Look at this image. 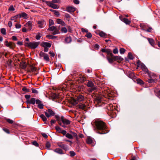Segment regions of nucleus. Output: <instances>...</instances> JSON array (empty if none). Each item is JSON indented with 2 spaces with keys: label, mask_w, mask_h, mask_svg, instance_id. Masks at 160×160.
<instances>
[{
  "label": "nucleus",
  "mask_w": 160,
  "mask_h": 160,
  "mask_svg": "<svg viewBox=\"0 0 160 160\" xmlns=\"http://www.w3.org/2000/svg\"><path fill=\"white\" fill-rule=\"evenodd\" d=\"M47 3L49 6L53 9H58L59 8V6L50 1H47Z\"/></svg>",
  "instance_id": "nucleus-8"
},
{
  "label": "nucleus",
  "mask_w": 160,
  "mask_h": 160,
  "mask_svg": "<svg viewBox=\"0 0 160 160\" xmlns=\"http://www.w3.org/2000/svg\"><path fill=\"white\" fill-rule=\"evenodd\" d=\"M94 83L91 81H89L87 83V86L88 87H94Z\"/></svg>",
  "instance_id": "nucleus-29"
},
{
  "label": "nucleus",
  "mask_w": 160,
  "mask_h": 160,
  "mask_svg": "<svg viewBox=\"0 0 160 160\" xmlns=\"http://www.w3.org/2000/svg\"><path fill=\"white\" fill-rule=\"evenodd\" d=\"M57 144L59 147L62 148L66 151L69 149L68 145L67 144H63L62 142H58Z\"/></svg>",
  "instance_id": "nucleus-4"
},
{
  "label": "nucleus",
  "mask_w": 160,
  "mask_h": 160,
  "mask_svg": "<svg viewBox=\"0 0 160 160\" xmlns=\"http://www.w3.org/2000/svg\"><path fill=\"white\" fill-rule=\"evenodd\" d=\"M1 32L3 35H5L6 34V30L4 28H1Z\"/></svg>",
  "instance_id": "nucleus-39"
},
{
  "label": "nucleus",
  "mask_w": 160,
  "mask_h": 160,
  "mask_svg": "<svg viewBox=\"0 0 160 160\" xmlns=\"http://www.w3.org/2000/svg\"><path fill=\"white\" fill-rule=\"evenodd\" d=\"M81 30L82 32H86L87 33L88 32V30L87 29H86L84 28H82Z\"/></svg>",
  "instance_id": "nucleus-64"
},
{
  "label": "nucleus",
  "mask_w": 160,
  "mask_h": 160,
  "mask_svg": "<svg viewBox=\"0 0 160 160\" xmlns=\"http://www.w3.org/2000/svg\"><path fill=\"white\" fill-rule=\"evenodd\" d=\"M44 59V60L46 61H49L50 59L49 58L48 56V54H46V55L43 57Z\"/></svg>",
  "instance_id": "nucleus-37"
},
{
  "label": "nucleus",
  "mask_w": 160,
  "mask_h": 160,
  "mask_svg": "<svg viewBox=\"0 0 160 160\" xmlns=\"http://www.w3.org/2000/svg\"><path fill=\"white\" fill-rule=\"evenodd\" d=\"M18 15H16L14 17H12L11 18V20H14L15 19H17L18 18Z\"/></svg>",
  "instance_id": "nucleus-56"
},
{
  "label": "nucleus",
  "mask_w": 160,
  "mask_h": 160,
  "mask_svg": "<svg viewBox=\"0 0 160 160\" xmlns=\"http://www.w3.org/2000/svg\"><path fill=\"white\" fill-rule=\"evenodd\" d=\"M26 26L28 27V29L29 30H31L32 28V23L31 21H28L26 23Z\"/></svg>",
  "instance_id": "nucleus-22"
},
{
  "label": "nucleus",
  "mask_w": 160,
  "mask_h": 160,
  "mask_svg": "<svg viewBox=\"0 0 160 160\" xmlns=\"http://www.w3.org/2000/svg\"><path fill=\"white\" fill-rule=\"evenodd\" d=\"M18 16L19 18H21L22 17L24 19H27L28 18V15L25 12H22L20 14H18Z\"/></svg>",
  "instance_id": "nucleus-14"
},
{
  "label": "nucleus",
  "mask_w": 160,
  "mask_h": 160,
  "mask_svg": "<svg viewBox=\"0 0 160 160\" xmlns=\"http://www.w3.org/2000/svg\"><path fill=\"white\" fill-rule=\"evenodd\" d=\"M112 58H113L114 61H117L118 60L122 61L123 59L120 56H114L113 54L112 56L111 57Z\"/></svg>",
  "instance_id": "nucleus-12"
},
{
  "label": "nucleus",
  "mask_w": 160,
  "mask_h": 160,
  "mask_svg": "<svg viewBox=\"0 0 160 160\" xmlns=\"http://www.w3.org/2000/svg\"><path fill=\"white\" fill-rule=\"evenodd\" d=\"M66 137L70 139H72L73 136L69 133H67L66 135Z\"/></svg>",
  "instance_id": "nucleus-32"
},
{
  "label": "nucleus",
  "mask_w": 160,
  "mask_h": 160,
  "mask_svg": "<svg viewBox=\"0 0 160 160\" xmlns=\"http://www.w3.org/2000/svg\"><path fill=\"white\" fill-rule=\"evenodd\" d=\"M120 19L127 24H129L131 23V21L128 19L124 18L123 16H121L119 17Z\"/></svg>",
  "instance_id": "nucleus-9"
},
{
  "label": "nucleus",
  "mask_w": 160,
  "mask_h": 160,
  "mask_svg": "<svg viewBox=\"0 0 160 160\" xmlns=\"http://www.w3.org/2000/svg\"><path fill=\"white\" fill-rule=\"evenodd\" d=\"M69 153L70 154V156L71 157L74 156L76 155L75 153L73 151H71Z\"/></svg>",
  "instance_id": "nucleus-55"
},
{
  "label": "nucleus",
  "mask_w": 160,
  "mask_h": 160,
  "mask_svg": "<svg viewBox=\"0 0 160 160\" xmlns=\"http://www.w3.org/2000/svg\"><path fill=\"white\" fill-rule=\"evenodd\" d=\"M53 11L54 12V14L55 15L57 16H59L60 15V13L59 12L56 11L55 10H53Z\"/></svg>",
  "instance_id": "nucleus-59"
},
{
  "label": "nucleus",
  "mask_w": 160,
  "mask_h": 160,
  "mask_svg": "<svg viewBox=\"0 0 160 160\" xmlns=\"http://www.w3.org/2000/svg\"><path fill=\"white\" fill-rule=\"evenodd\" d=\"M46 25V22L44 20H39L38 22V27L40 28H43Z\"/></svg>",
  "instance_id": "nucleus-7"
},
{
  "label": "nucleus",
  "mask_w": 160,
  "mask_h": 160,
  "mask_svg": "<svg viewBox=\"0 0 160 160\" xmlns=\"http://www.w3.org/2000/svg\"><path fill=\"white\" fill-rule=\"evenodd\" d=\"M150 78L147 80V81L149 83H152L155 82V79H153L156 77V75L153 73H148Z\"/></svg>",
  "instance_id": "nucleus-3"
},
{
  "label": "nucleus",
  "mask_w": 160,
  "mask_h": 160,
  "mask_svg": "<svg viewBox=\"0 0 160 160\" xmlns=\"http://www.w3.org/2000/svg\"><path fill=\"white\" fill-rule=\"evenodd\" d=\"M106 52L108 55H109L111 57L113 56V54L112 52V51L109 49H107Z\"/></svg>",
  "instance_id": "nucleus-26"
},
{
  "label": "nucleus",
  "mask_w": 160,
  "mask_h": 160,
  "mask_svg": "<svg viewBox=\"0 0 160 160\" xmlns=\"http://www.w3.org/2000/svg\"><path fill=\"white\" fill-rule=\"evenodd\" d=\"M42 46L44 48H50L51 47V44L47 42H43L42 43Z\"/></svg>",
  "instance_id": "nucleus-16"
},
{
  "label": "nucleus",
  "mask_w": 160,
  "mask_h": 160,
  "mask_svg": "<svg viewBox=\"0 0 160 160\" xmlns=\"http://www.w3.org/2000/svg\"><path fill=\"white\" fill-rule=\"evenodd\" d=\"M31 70L32 72H33L36 71V69L35 67L33 66H31Z\"/></svg>",
  "instance_id": "nucleus-51"
},
{
  "label": "nucleus",
  "mask_w": 160,
  "mask_h": 160,
  "mask_svg": "<svg viewBox=\"0 0 160 160\" xmlns=\"http://www.w3.org/2000/svg\"><path fill=\"white\" fill-rule=\"evenodd\" d=\"M60 32L59 31V29L58 28L56 27H55V28L53 32H52V34L53 35H55L58 34H59Z\"/></svg>",
  "instance_id": "nucleus-24"
},
{
  "label": "nucleus",
  "mask_w": 160,
  "mask_h": 160,
  "mask_svg": "<svg viewBox=\"0 0 160 160\" xmlns=\"http://www.w3.org/2000/svg\"><path fill=\"white\" fill-rule=\"evenodd\" d=\"M86 142L88 144H91L92 142V140L90 138H88L86 140Z\"/></svg>",
  "instance_id": "nucleus-35"
},
{
  "label": "nucleus",
  "mask_w": 160,
  "mask_h": 160,
  "mask_svg": "<svg viewBox=\"0 0 160 160\" xmlns=\"http://www.w3.org/2000/svg\"><path fill=\"white\" fill-rule=\"evenodd\" d=\"M136 81L137 83L140 84L141 85H143L144 84L143 81L140 78L137 79Z\"/></svg>",
  "instance_id": "nucleus-25"
},
{
  "label": "nucleus",
  "mask_w": 160,
  "mask_h": 160,
  "mask_svg": "<svg viewBox=\"0 0 160 160\" xmlns=\"http://www.w3.org/2000/svg\"><path fill=\"white\" fill-rule=\"evenodd\" d=\"M39 44V42H32L25 43V45L32 49H34L38 46Z\"/></svg>",
  "instance_id": "nucleus-2"
},
{
  "label": "nucleus",
  "mask_w": 160,
  "mask_h": 160,
  "mask_svg": "<svg viewBox=\"0 0 160 160\" xmlns=\"http://www.w3.org/2000/svg\"><path fill=\"white\" fill-rule=\"evenodd\" d=\"M140 26L142 29L144 30H145V29L146 28V25L145 24L143 23L140 24Z\"/></svg>",
  "instance_id": "nucleus-45"
},
{
  "label": "nucleus",
  "mask_w": 160,
  "mask_h": 160,
  "mask_svg": "<svg viewBox=\"0 0 160 160\" xmlns=\"http://www.w3.org/2000/svg\"><path fill=\"white\" fill-rule=\"evenodd\" d=\"M141 67L142 69L144 71L148 72V70L145 65L143 63H141Z\"/></svg>",
  "instance_id": "nucleus-18"
},
{
  "label": "nucleus",
  "mask_w": 160,
  "mask_h": 160,
  "mask_svg": "<svg viewBox=\"0 0 160 160\" xmlns=\"http://www.w3.org/2000/svg\"><path fill=\"white\" fill-rule=\"evenodd\" d=\"M41 36L40 35V33L38 34V35H36V38L37 40H39L40 39V38H41Z\"/></svg>",
  "instance_id": "nucleus-61"
},
{
  "label": "nucleus",
  "mask_w": 160,
  "mask_h": 160,
  "mask_svg": "<svg viewBox=\"0 0 160 160\" xmlns=\"http://www.w3.org/2000/svg\"><path fill=\"white\" fill-rule=\"evenodd\" d=\"M32 92L33 93L37 94L38 93V91L37 90L35 89H34L32 88Z\"/></svg>",
  "instance_id": "nucleus-57"
},
{
  "label": "nucleus",
  "mask_w": 160,
  "mask_h": 160,
  "mask_svg": "<svg viewBox=\"0 0 160 160\" xmlns=\"http://www.w3.org/2000/svg\"><path fill=\"white\" fill-rule=\"evenodd\" d=\"M78 107L80 109H84L86 107V105L84 104H80L78 105Z\"/></svg>",
  "instance_id": "nucleus-30"
},
{
  "label": "nucleus",
  "mask_w": 160,
  "mask_h": 160,
  "mask_svg": "<svg viewBox=\"0 0 160 160\" xmlns=\"http://www.w3.org/2000/svg\"><path fill=\"white\" fill-rule=\"evenodd\" d=\"M54 22L52 19H49V26L50 27V26L53 25L54 24Z\"/></svg>",
  "instance_id": "nucleus-43"
},
{
  "label": "nucleus",
  "mask_w": 160,
  "mask_h": 160,
  "mask_svg": "<svg viewBox=\"0 0 160 160\" xmlns=\"http://www.w3.org/2000/svg\"><path fill=\"white\" fill-rule=\"evenodd\" d=\"M61 119L62 123L64 124L65 125H68L70 124L71 122L70 121L64 118L63 116H62L61 117Z\"/></svg>",
  "instance_id": "nucleus-6"
},
{
  "label": "nucleus",
  "mask_w": 160,
  "mask_h": 160,
  "mask_svg": "<svg viewBox=\"0 0 160 160\" xmlns=\"http://www.w3.org/2000/svg\"><path fill=\"white\" fill-rule=\"evenodd\" d=\"M54 151L60 154H62L63 153V152L62 150L59 148H56V149L54 150Z\"/></svg>",
  "instance_id": "nucleus-17"
},
{
  "label": "nucleus",
  "mask_w": 160,
  "mask_h": 160,
  "mask_svg": "<svg viewBox=\"0 0 160 160\" xmlns=\"http://www.w3.org/2000/svg\"><path fill=\"white\" fill-rule=\"evenodd\" d=\"M32 144L36 147H38L39 144L36 141H33L32 142Z\"/></svg>",
  "instance_id": "nucleus-50"
},
{
  "label": "nucleus",
  "mask_w": 160,
  "mask_h": 160,
  "mask_svg": "<svg viewBox=\"0 0 160 160\" xmlns=\"http://www.w3.org/2000/svg\"><path fill=\"white\" fill-rule=\"evenodd\" d=\"M101 101L102 100L101 98L99 97L97 98L96 99V102L98 104H99L100 102H101Z\"/></svg>",
  "instance_id": "nucleus-38"
},
{
  "label": "nucleus",
  "mask_w": 160,
  "mask_h": 160,
  "mask_svg": "<svg viewBox=\"0 0 160 160\" xmlns=\"http://www.w3.org/2000/svg\"><path fill=\"white\" fill-rule=\"evenodd\" d=\"M96 89V87H93L91 89H88V91L90 92H92L93 91L95 90Z\"/></svg>",
  "instance_id": "nucleus-54"
},
{
  "label": "nucleus",
  "mask_w": 160,
  "mask_h": 160,
  "mask_svg": "<svg viewBox=\"0 0 160 160\" xmlns=\"http://www.w3.org/2000/svg\"><path fill=\"white\" fill-rule=\"evenodd\" d=\"M40 117L46 124H47L48 123V122H47V119L44 115L43 114H41L40 115Z\"/></svg>",
  "instance_id": "nucleus-19"
},
{
  "label": "nucleus",
  "mask_w": 160,
  "mask_h": 160,
  "mask_svg": "<svg viewBox=\"0 0 160 160\" xmlns=\"http://www.w3.org/2000/svg\"><path fill=\"white\" fill-rule=\"evenodd\" d=\"M85 37H87L88 38H91L92 37V35L91 33L88 32H87V34L85 36Z\"/></svg>",
  "instance_id": "nucleus-41"
},
{
  "label": "nucleus",
  "mask_w": 160,
  "mask_h": 160,
  "mask_svg": "<svg viewBox=\"0 0 160 160\" xmlns=\"http://www.w3.org/2000/svg\"><path fill=\"white\" fill-rule=\"evenodd\" d=\"M36 100L34 98H32L30 99V100H27V103H29L30 104L34 105L36 102Z\"/></svg>",
  "instance_id": "nucleus-13"
},
{
  "label": "nucleus",
  "mask_w": 160,
  "mask_h": 160,
  "mask_svg": "<svg viewBox=\"0 0 160 160\" xmlns=\"http://www.w3.org/2000/svg\"><path fill=\"white\" fill-rule=\"evenodd\" d=\"M20 68L22 69H25L26 67V64L25 62H21L20 64Z\"/></svg>",
  "instance_id": "nucleus-23"
},
{
  "label": "nucleus",
  "mask_w": 160,
  "mask_h": 160,
  "mask_svg": "<svg viewBox=\"0 0 160 160\" xmlns=\"http://www.w3.org/2000/svg\"><path fill=\"white\" fill-rule=\"evenodd\" d=\"M57 23L58 24H60L62 26H65L66 24L61 19H58L56 20Z\"/></svg>",
  "instance_id": "nucleus-11"
},
{
  "label": "nucleus",
  "mask_w": 160,
  "mask_h": 160,
  "mask_svg": "<svg viewBox=\"0 0 160 160\" xmlns=\"http://www.w3.org/2000/svg\"><path fill=\"white\" fill-rule=\"evenodd\" d=\"M55 27L54 26H52L51 27H50L48 29V30H49L50 31H53L54 30L55 28Z\"/></svg>",
  "instance_id": "nucleus-42"
},
{
  "label": "nucleus",
  "mask_w": 160,
  "mask_h": 160,
  "mask_svg": "<svg viewBox=\"0 0 160 160\" xmlns=\"http://www.w3.org/2000/svg\"><path fill=\"white\" fill-rule=\"evenodd\" d=\"M61 31L62 33H66L68 32V30L66 27H64L62 28Z\"/></svg>",
  "instance_id": "nucleus-33"
},
{
  "label": "nucleus",
  "mask_w": 160,
  "mask_h": 160,
  "mask_svg": "<svg viewBox=\"0 0 160 160\" xmlns=\"http://www.w3.org/2000/svg\"><path fill=\"white\" fill-rule=\"evenodd\" d=\"M15 10V9L12 5H11L8 8V10L10 11H14Z\"/></svg>",
  "instance_id": "nucleus-44"
},
{
  "label": "nucleus",
  "mask_w": 160,
  "mask_h": 160,
  "mask_svg": "<svg viewBox=\"0 0 160 160\" xmlns=\"http://www.w3.org/2000/svg\"><path fill=\"white\" fill-rule=\"evenodd\" d=\"M76 10L75 8L73 7L68 6L66 8V11L69 13L73 12Z\"/></svg>",
  "instance_id": "nucleus-10"
},
{
  "label": "nucleus",
  "mask_w": 160,
  "mask_h": 160,
  "mask_svg": "<svg viewBox=\"0 0 160 160\" xmlns=\"http://www.w3.org/2000/svg\"><path fill=\"white\" fill-rule=\"evenodd\" d=\"M55 129L56 130L57 132L59 133H61L62 132V131L63 130L61 128H60L58 126H56L55 127Z\"/></svg>",
  "instance_id": "nucleus-31"
},
{
  "label": "nucleus",
  "mask_w": 160,
  "mask_h": 160,
  "mask_svg": "<svg viewBox=\"0 0 160 160\" xmlns=\"http://www.w3.org/2000/svg\"><path fill=\"white\" fill-rule=\"evenodd\" d=\"M3 130L5 132H6L7 133L9 134V133H10L9 131V130L8 129L6 128H3Z\"/></svg>",
  "instance_id": "nucleus-60"
},
{
  "label": "nucleus",
  "mask_w": 160,
  "mask_h": 160,
  "mask_svg": "<svg viewBox=\"0 0 160 160\" xmlns=\"http://www.w3.org/2000/svg\"><path fill=\"white\" fill-rule=\"evenodd\" d=\"M148 40L151 45L154 47V45H155V44L154 40L151 38H148Z\"/></svg>",
  "instance_id": "nucleus-15"
},
{
  "label": "nucleus",
  "mask_w": 160,
  "mask_h": 160,
  "mask_svg": "<svg viewBox=\"0 0 160 160\" xmlns=\"http://www.w3.org/2000/svg\"><path fill=\"white\" fill-rule=\"evenodd\" d=\"M72 41V38L70 36L67 37L65 38V42L66 43H69Z\"/></svg>",
  "instance_id": "nucleus-21"
},
{
  "label": "nucleus",
  "mask_w": 160,
  "mask_h": 160,
  "mask_svg": "<svg viewBox=\"0 0 160 160\" xmlns=\"http://www.w3.org/2000/svg\"><path fill=\"white\" fill-rule=\"evenodd\" d=\"M39 54L41 57H44L46 54L42 52H40L39 53Z\"/></svg>",
  "instance_id": "nucleus-52"
},
{
  "label": "nucleus",
  "mask_w": 160,
  "mask_h": 160,
  "mask_svg": "<svg viewBox=\"0 0 160 160\" xmlns=\"http://www.w3.org/2000/svg\"><path fill=\"white\" fill-rule=\"evenodd\" d=\"M43 105L42 103H40L38 105V108L41 109H42L43 108Z\"/></svg>",
  "instance_id": "nucleus-53"
},
{
  "label": "nucleus",
  "mask_w": 160,
  "mask_h": 160,
  "mask_svg": "<svg viewBox=\"0 0 160 160\" xmlns=\"http://www.w3.org/2000/svg\"><path fill=\"white\" fill-rule=\"evenodd\" d=\"M6 121L9 123L12 124L13 123V121L12 120L8 118H6Z\"/></svg>",
  "instance_id": "nucleus-48"
},
{
  "label": "nucleus",
  "mask_w": 160,
  "mask_h": 160,
  "mask_svg": "<svg viewBox=\"0 0 160 160\" xmlns=\"http://www.w3.org/2000/svg\"><path fill=\"white\" fill-rule=\"evenodd\" d=\"M45 114L47 117L49 118L51 116H54L55 113L52 109H48L45 112Z\"/></svg>",
  "instance_id": "nucleus-5"
},
{
  "label": "nucleus",
  "mask_w": 160,
  "mask_h": 160,
  "mask_svg": "<svg viewBox=\"0 0 160 160\" xmlns=\"http://www.w3.org/2000/svg\"><path fill=\"white\" fill-rule=\"evenodd\" d=\"M93 123L95 127L94 130L95 132L100 134L107 133L108 131L107 129L106 124L99 119H95L93 121Z\"/></svg>",
  "instance_id": "nucleus-1"
},
{
  "label": "nucleus",
  "mask_w": 160,
  "mask_h": 160,
  "mask_svg": "<svg viewBox=\"0 0 160 160\" xmlns=\"http://www.w3.org/2000/svg\"><path fill=\"white\" fill-rule=\"evenodd\" d=\"M36 104L38 105L41 103L42 102V101L38 99L36 100Z\"/></svg>",
  "instance_id": "nucleus-63"
},
{
  "label": "nucleus",
  "mask_w": 160,
  "mask_h": 160,
  "mask_svg": "<svg viewBox=\"0 0 160 160\" xmlns=\"http://www.w3.org/2000/svg\"><path fill=\"white\" fill-rule=\"evenodd\" d=\"M25 97L26 99L29 100V99L31 97V95H29V94L26 95L25 96Z\"/></svg>",
  "instance_id": "nucleus-58"
},
{
  "label": "nucleus",
  "mask_w": 160,
  "mask_h": 160,
  "mask_svg": "<svg viewBox=\"0 0 160 160\" xmlns=\"http://www.w3.org/2000/svg\"><path fill=\"white\" fill-rule=\"evenodd\" d=\"M99 36L102 37L106 38V34L105 33L103 32H99Z\"/></svg>",
  "instance_id": "nucleus-28"
},
{
  "label": "nucleus",
  "mask_w": 160,
  "mask_h": 160,
  "mask_svg": "<svg viewBox=\"0 0 160 160\" xmlns=\"http://www.w3.org/2000/svg\"><path fill=\"white\" fill-rule=\"evenodd\" d=\"M84 99V97L81 95L78 96L77 98V100L78 102L82 101Z\"/></svg>",
  "instance_id": "nucleus-27"
},
{
  "label": "nucleus",
  "mask_w": 160,
  "mask_h": 160,
  "mask_svg": "<svg viewBox=\"0 0 160 160\" xmlns=\"http://www.w3.org/2000/svg\"><path fill=\"white\" fill-rule=\"evenodd\" d=\"M128 57L130 59L132 60L134 58V57L131 52H129L128 54Z\"/></svg>",
  "instance_id": "nucleus-36"
},
{
  "label": "nucleus",
  "mask_w": 160,
  "mask_h": 160,
  "mask_svg": "<svg viewBox=\"0 0 160 160\" xmlns=\"http://www.w3.org/2000/svg\"><path fill=\"white\" fill-rule=\"evenodd\" d=\"M22 90L24 92H29L30 90L29 89L27 88L26 87H24L22 88Z\"/></svg>",
  "instance_id": "nucleus-49"
},
{
  "label": "nucleus",
  "mask_w": 160,
  "mask_h": 160,
  "mask_svg": "<svg viewBox=\"0 0 160 160\" xmlns=\"http://www.w3.org/2000/svg\"><path fill=\"white\" fill-rule=\"evenodd\" d=\"M118 52V50L117 48L114 49L113 50V53L114 54H117Z\"/></svg>",
  "instance_id": "nucleus-62"
},
{
  "label": "nucleus",
  "mask_w": 160,
  "mask_h": 160,
  "mask_svg": "<svg viewBox=\"0 0 160 160\" xmlns=\"http://www.w3.org/2000/svg\"><path fill=\"white\" fill-rule=\"evenodd\" d=\"M12 43L11 42H8V41H5V45L7 47H9L11 48H12Z\"/></svg>",
  "instance_id": "nucleus-20"
},
{
  "label": "nucleus",
  "mask_w": 160,
  "mask_h": 160,
  "mask_svg": "<svg viewBox=\"0 0 160 160\" xmlns=\"http://www.w3.org/2000/svg\"><path fill=\"white\" fill-rule=\"evenodd\" d=\"M107 58L109 63H112L113 61H114L113 58H112L111 57V58H109L108 57H107Z\"/></svg>",
  "instance_id": "nucleus-34"
},
{
  "label": "nucleus",
  "mask_w": 160,
  "mask_h": 160,
  "mask_svg": "<svg viewBox=\"0 0 160 160\" xmlns=\"http://www.w3.org/2000/svg\"><path fill=\"white\" fill-rule=\"evenodd\" d=\"M65 17L67 18V20L69 21H70V16L68 13H66L65 15Z\"/></svg>",
  "instance_id": "nucleus-40"
},
{
  "label": "nucleus",
  "mask_w": 160,
  "mask_h": 160,
  "mask_svg": "<svg viewBox=\"0 0 160 160\" xmlns=\"http://www.w3.org/2000/svg\"><path fill=\"white\" fill-rule=\"evenodd\" d=\"M125 51V49L124 48H121L120 49V52L121 54L124 53Z\"/></svg>",
  "instance_id": "nucleus-47"
},
{
  "label": "nucleus",
  "mask_w": 160,
  "mask_h": 160,
  "mask_svg": "<svg viewBox=\"0 0 160 160\" xmlns=\"http://www.w3.org/2000/svg\"><path fill=\"white\" fill-rule=\"evenodd\" d=\"M51 146L49 142H47L46 144V147L47 149H49Z\"/></svg>",
  "instance_id": "nucleus-46"
}]
</instances>
